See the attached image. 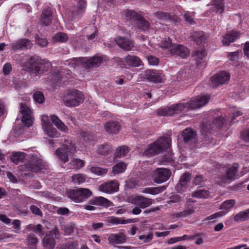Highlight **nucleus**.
<instances>
[{"label":"nucleus","instance_id":"nucleus-1","mask_svg":"<svg viewBox=\"0 0 249 249\" xmlns=\"http://www.w3.org/2000/svg\"><path fill=\"white\" fill-rule=\"evenodd\" d=\"M209 99L210 96L208 95L198 96L192 98L185 104H176L169 107L160 109L158 113L160 116H171L174 114H179L184 110L187 111L200 108L205 106Z\"/></svg>","mask_w":249,"mask_h":249},{"label":"nucleus","instance_id":"nucleus-2","mask_svg":"<svg viewBox=\"0 0 249 249\" xmlns=\"http://www.w3.org/2000/svg\"><path fill=\"white\" fill-rule=\"evenodd\" d=\"M23 66L30 73L39 76L49 71L51 68L49 62H45L36 55L31 56Z\"/></svg>","mask_w":249,"mask_h":249},{"label":"nucleus","instance_id":"nucleus-3","mask_svg":"<svg viewBox=\"0 0 249 249\" xmlns=\"http://www.w3.org/2000/svg\"><path fill=\"white\" fill-rule=\"evenodd\" d=\"M171 142L170 137H160L148 146L143 154L149 157L161 153L164 150H167L171 146Z\"/></svg>","mask_w":249,"mask_h":249},{"label":"nucleus","instance_id":"nucleus-4","mask_svg":"<svg viewBox=\"0 0 249 249\" xmlns=\"http://www.w3.org/2000/svg\"><path fill=\"white\" fill-rule=\"evenodd\" d=\"M84 100V95L77 90L68 91L63 96V101L67 107H73L79 106Z\"/></svg>","mask_w":249,"mask_h":249},{"label":"nucleus","instance_id":"nucleus-5","mask_svg":"<svg viewBox=\"0 0 249 249\" xmlns=\"http://www.w3.org/2000/svg\"><path fill=\"white\" fill-rule=\"evenodd\" d=\"M76 148L71 142L67 141L62 144V147L58 148L55 152L57 158L65 163L69 161V156L74 153Z\"/></svg>","mask_w":249,"mask_h":249},{"label":"nucleus","instance_id":"nucleus-6","mask_svg":"<svg viewBox=\"0 0 249 249\" xmlns=\"http://www.w3.org/2000/svg\"><path fill=\"white\" fill-rule=\"evenodd\" d=\"M22 168L25 171L37 173L44 168L42 160L37 156L32 155L29 161L24 165Z\"/></svg>","mask_w":249,"mask_h":249},{"label":"nucleus","instance_id":"nucleus-7","mask_svg":"<svg viewBox=\"0 0 249 249\" xmlns=\"http://www.w3.org/2000/svg\"><path fill=\"white\" fill-rule=\"evenodd\" d=\"M90 190L86 188H79L71 190L69 193V197L75 202H83L92 196Z\"/></svg>","mask_w":249,"mask_h":249},{"label":"nucleus","instance_id":"nucleus-8","mask_svg":"<svg viewBox=\"0 0 249 249\" xmlns=\"http://www.w3.org/2000/svg\"><path fill=\"white\" fill-rule=\"evenodd\" d=\"M171 175L169 169L164 168H159L153 172V178L155 182L161 183L169 179Z\"/></svg>","mask_w":249,"mask_h":249},{"label":"nucleus","instance_id":"nucleus-9","mask_svg":"<svg viewBox=\"0 0 249 249\" xmlns=\"http://www.w3.org/2000/svg\"><path fill=\"white\" fill-rule=\"evenodd\" d=\"M230 76L225 71H221L211 78V86L216 88L217 86L226 84L229 80Z\"/></svg>","mask_w":249,"mask_h":249},{"label":"nucleus","instance_id":"nucleus-10","mask_svg":"<svg viewBox=\"0 0 249 249\" xmlns=\"http://www.w3.org/2000/svg\"><path fill=\"white\" fill-rule=\"evenodd\" d=\"M153 200L142 196H132L130 199V202L142 209L149 207L153 203Z\"/></svg>","mask_w":249,"mask_h":249},{"label":"nucleus","instance_id":"nucleus-11","mask_svg":"<svg viewBox=\"0 0 249 249\" xmlns=\"http://www.w3.org/2000/svg\"><path fill=\"white\" fill-rule=\"evenodd\" d=\"M20 111L22 115V122L24 124H32L34 123V118L31 109L25 105L21 103Z\"/></svg>","mask_w":249,"mask_h":249},{"label":"nucleus","instance_id":"nucleus-12","mask_svg":"<svg viewBox=\"0 0 249 249\" xmlns=\"http://www.w3.org/2000/svg\"><path fill=\"white\" fill-rule=\"evenodd\" d=\"M119 186L117 181H110L101 184L99 186V190L106 193L111 194L118 191Z\"/></svg>","mask_w":249,"mask_h":249},{"label":"nucleus","instance_id":"nucleus-13","mask_svg":"<svg viewBox=\"0 0 249 249\" xmlns=\"http://www.w3.org/2000/svg\"><path fill=\"white\" fill-rule=\"evenodd\" d=\"M191 179V174L189 173H185L183 174L179 182L176 185L175 189L178 193H182L186 190L188 183Z\"/></svg>","mask_w":249,"mask_h":249},{"label":"nucleus","instance_id":"nucleus-14","mask_svg":"<svg viewBox=\"0 0 249 249\" xmlns=\"http://www.w3.org/2000/svg\"><path fill=\"white\" fill-rule=\"evenodd\" d=\"M33 44L28 39H21L11 44V47L14 50L28 49L32 47Z\"/></svg>","mask_w":249,"mask_h":249},{"label":"nucleus","instance_id":"nucleus-15","mask_svg":"<svg viewBox=\"0 0 249 249\" xmlns=\"http://www.w3.org/2000/svg\"><path fill=\"white\" fill-rule=\"evenodd\" d=\"M195 212V207L191 202H187L184 205V210L180 212L176 213L174 216L177 218H184L188 216Z\"/></svg>","mask_w":249,"mask_h":249},{"label":"nucleus","instance_id":"nucleus-16","mask_svg":"<svg viewBox=\"0 0 249 249\" xmlns=\"http://www.w3.org/2000/svg\"><path fill=\"white\" fill-rule=\"evenodd\" d=\"M115 41L120 48L125 51H130L134 47L133 42L124 37H117Z\"/></svg>","mask_w":249,"mask_h":249},{"label":"nucleus","instance_id":"nucleus-17","mask_svg":"<svg viewBox=\"0 0 249 249\" xmlns=\"http://www.w3.org/2000/svg\"><path fill=\"white\" fill-rule=\"evenodd\" d=\"M90 204L100 206L104 207H109L113 205L112 203L107 198L103 196H96L89 200Z\"/></svg>","mask_w":249,"mask_h":249},{"label":"nucleus","instance_id":"nucleus-18","mask_svg":"<svg viewBox=\"0 0 249 249\" xmlns=\"http://www.w3.org/2000/svg\"><path fill=\"white\" fill-rule=\"evenodd\" d=\"M240 35V33L236 31H231L228 32L223 36L222 40V43L224 45H229L231 43L234 42L238 39Z\"/></svg>","mask_w":249,"mask_h":249},{"label":"nucleus","instance_id":"nucleus-19","mask_svg":"<svg viewBox=\"0 0 249 249\" xmlns=\"http://www.w3.org/2000/svg\"><path fill=\"white\" fill-rule=\"evenodd\" d=\"M171 53L184 58L189 55L190 52L188 49L184 46L181 45H177L171 49Z\"/></svg>","mask_w":249,"mask_h":249},{"label":"nucleus","instance_id":"nucleus-20","mask_svg":"<svg viewBox=\"0 0 249 249\" xmlns=\"http://www.w3.org/2000/svg\"><path fill=\"white\" fill-rule=\"evenodd\" d=\"M42 124H64V123L56 115H51L49 117L47 115L42 116Z\"/></svg>","mask_w":249,"mask_h":249},{"label":"nucleus","instance_id":"nucleus-21","mask_svg":"<svg viewBox=\"0 0 249 249\" xmlns=\"http://www.w3.org/2000/svg\"><path fill=\"white\" fill-rule=\"evenodd\" d=\"M124 61L126 64L132 67H138L142 64V61L137 56L128 55L124 58Z\"/></svg>","mask_w":249,"mask_h":249},{"label":"nucleus","instance_id":"nucleus-22","mask_svg":"<svg viewBox=\"0 0 249 249\" xmlns=\"http://www.w3.org/2000/svg\"><path fill=\"white\" fill-rule=\"evenodd\" d=\"M112 150V145L108 143L104 142L97 146V153L101 156H106L110 153Z\"/></svg>","mask_w":249,"mask_h":249},{"label":"nucleus","instance_id":"nucleus-23","mask_svg":"<svg viewBox=\"0 0 249 249\" xmlns=\"http://www.w3.org/2000/svg\"><path fill=\"white\" fill-rule=\"evenodd\" d=\"M238 168V165L234 163L231 167L229 168L226 172V177L224 178V181L226 182V180H234L237 178V173Z\"/></svg>","mask_w":249,"mask_h":249},{"label":"nucleus","instance_id":"nucleus-24","mask_svg":"<svg viewBox=\"0 0 249 249\" xmlns=\"http://www.w3.org/2000/svg\"><path fill=\"white\" fill-rule=\"evenodd\" d=\"M42 244L45 249H53L55 246V241L52 234H47L42 239Z\"/></svg>","mask_w":249,"mask_h":249},{"label":"nucleus","instance_id":"nucleus-25","mask_svg":"<svg viewBox=\"0 0 249 249\" xmlns=\"http://www.w3.org/2000/svg\"><path fill=\"white\" fill-rule=\"evenodd\" d=\"M52 14L53 12L50 8L44 9L41 15V22L46 26L50 25L52 22Z\"/></svg>","mask_w":249,"mask_h":249},{"label":"nucleus","instance_id":"nucleus-26","mask_svg":"<svg viewBox=\"0 0 249 249\" xmlns=\"http://www.w3.org/2000/svg\"><path fill=\"white\" fill-rule=\"evenodd\" d=\"M31 125H14L10 135L17 138L24 133Z\"/></svg>","mask_w":249,"mask_h":249},{"label":"nucleus","instance_id":"nucleus-27","mask_svg":"<svg viewBox=\"0 0 249 249\" xmlns=\"http://www.w3.org/2000/svg\"><path fill=\"white\" fill-rule=\"evenodd\" d=\"M103 61V58L100 56H93L85 62V67L87 69H91L100 66Z\"/></svg>","mask_w":249,"mask_h":249},{"label":"nucleus","instance_id":"nucleus-28","mask_svg":"<svg viewBox=\"0 0 249 249\" xmlns=\"http://www.w3.org/2000/svg\"><path fill=\"white\" fill-rule=\"evenodd\" d=\"M108 241L112 245L119 244L124 243L126 238L123 233L112 234L108 237Z\"/></svg>","mask_w":249,"mask_h":249},{"label":"nucleus","instance_id":"nucleus-29","mask_svg":"<svg viewBox=\"0 0 249 249\" xmlns=\"http://www.w3.org/2000/svg\"><path fill=\"white\" fill-rule=\"evenodd\" d=\"M145 78L148 81L155 83L162 82V79L161 76L152 71H146L145 74Z\"/></svg>","mask_w":249,"mask_h":249},{"label":"nucleus","instance_id":"nucleus-30","mask_svg":"<svg viewBox=\"0 0 249 249\" xmlns=\"http://www.w3.org/2000/svg\"><path fill=\"white\" fill-rule=\"evenodd\" d=\"M154 15L158 19L163 21L174 20L177 17V16L172 15L170 13L163 12L161 11L157 12L154 13Z\"/></svg>","mask_w":249,"mask_h":249},{"label":"nucleus","instance_id":"nucleus-31","mask_svg":"<svg viewBox=\"0 0 249 249\" xmlns=\"http://www.w3.org/2000/svg\"><path fill=\"white\" fill-rule=\"evenodd\" d=\"M249 219V208L244 211H241L236 213L233 217L235 222H240L245 221Z\"/></svg>","mask_w":249,"mask_h":249},{"label":"nucleus","instance_id":"nucleus-32","mask_svg":"<svg viewBox=\"0 0 249 249\" xmlns=\"http://www.w3.org/2000/svg\"><path fill=\"white\" fill-rule=\"evenodd\" d=\"M129 151V148L126 145L119 146L116 148L114 154V157L115 159H117L125 157Z\"/></svg>","mask_w":249,"mask_h":249},{"label":"nucleus","instance_id":"nucleus-33","mask_svg":"<svg viewBox=\"0 0 249 249\" xmlns=\"http://www.w3.org/2000/svg\"><path fill=\"white\" fill-rule=\"evenodd\" d=\"M45 133L50 137H58L60 133L53 125H42Z\"/></svg>","mask_w":249,"mask_h":249},{"label":"nucleus","instance_id":"nucleus-34","mask_svg":"<svg viewBox=\"0 0 249 249\" xmlns=\"http://www.w3.org/2000/svg\"><path fill=\"white\" fill-rule=\"evenodd\" d=\"M137 28L142 31H148L150 27V23L142 16H140L136 21Z\"/></svg>","mask_w":249,"mask_h":249},{"label":"nucleus","instance_id":"nucleus-35","mask_svg":"<svg viewBox=\"0 0 249 249\" xmlns=\"http://www.w3.org/2000/svg\"><path fill=\"white\" fill-rule=\"evenodd\" d=\"M166 189V187L165 186H161L157 187H147L144 188L142 192V193L154 195L162 192Z\"/></svg>","mask_w":249,"mask_h":249},{"label":"nucleus","instance_id":"nucleus-36","mask_svg":"<svg viewBox=\"0 0 249 249\" xmlns=\"http://www.w3.org/2000/svg\"><path fill=\"white\" fill-rule=\"evenodd\" d=\"M191 37L197 45L204 42L207 39V36L203 32H194L191 36Z\"/></svg>","mask_w":249,"mask_h":249},{"label":"nucleus","instance_id":"nucleus-37","mask_svg":"<svg viewBox=\"0 0 249 249\" xmlns=\"http://www.w3.org/2000/svg\"><path fill=\"white\" fill-rule=\"evenodd\" d=\"M26 154L24 152H16L13 153L11 156V160L15 164H18L23 161Z\"/></svg>","mask_w":249,"mask_h":249},{"label":"nucleus","instance_id":"nucleus-38","mask_svg":"<svg viewBox=\"0 0 249 249\" xmlns=\"http://www.w3.org/2000/svg\"><path fill=\"white\" fill-rule=\"evenodd\" d=\"M28 229L32 231L35 233L38 234V235L41 237H42L45 233L42 225L40 224L36 225H29Z\"/></svg>","mask_w":249,"mask_h":249},{"label":"nucleus","instance_id":"nucleus-39","mask_svg":"<svg viewBox=\"0 0 249 249\" xmlns=\"http://www.w3.org/2000/svg\"><path fill=\"white\" fill-rule=\"evenodd\" d=\"M236 204V201L234 199H229L224 201L222 202L220 207V209L226 210V212L229 211L231 208H232Z\"/></svg>","mask_w":249,"mask_h":249},{"label":"nucleus","instance_id":"nucleus-40","mask_svg":"<svg viewBox=\"0 0 249 249\" xmlns=\"http://www.w3.org/2000/svg\"><path fill=\"white\" fill-rule=\"evenodd\" d=\"M196 136V133L191 128H188L183 130L182 137L185 142H189L194 139Z\"/></svg>","mask_w":249,"mask_h":249},{"label":"nucleus","instance_id":"nucleus-41","mask_svg":"<svg viewBox=\"0 0 249 249\" xmlns=\"http://www.w3.org/2000/svg\"><path fill=\"white\" fill-rule=\"evenodd\" d=\"M205 51L204 49H201L194 52L193 56L197 64L201 63L202 60L205 55Z\"/></svg>","mask_w":249,"mask_h":249},{"label":"nucleus","instance_id":"nucleus-42","mask_svg":"<svg viewBox=\"0 0 249 249\" xmlns=\"http://www.w3.org/2000/svg\"><path fill=\"white\" fill-rule=\"evenodd\" d=\"M77 2V15H79L84 13L87 7L86 0H75Z\"/></svg>","mask_w":249,"mask_h":249},{"label":"nucleus","instance_id":"nucleus-43","mask_svg":"<svg viewBox=\"0 0 249 249\" xmlns=\"http://www.w3.org/2000/svg\"><path fill=\"white\" fill-rule=\"evenodd\" d=\"M126 167V164L124 162H120L114 166L112 168V172L114 174L123 173Z\"/></svg>","mask_w":249,"mask_h":249},{"label":"nucleus","instance_id":"nucleus-44","mask_svg":"<svg viewBox=\"0 0 249 249\" xmlns=\"http://www.w3.org/2000/svg\"><path fill=\"white\" fill-rule=\"evenodd\" d=\"M86 176L83 174L73 175L71 177L72 181L76 184H80L86 181Z\"/></svg>","mask_w":249,"mask_h":249},{"label":"nucleus","instance_id":"nucleus-45","mask_svg":"<svg viewBox=\"0 0 249 249\" xmlns=\"http://www.w3.org/2000/svg\"><path fill=\"white\" fill-rule=\"evenodd\" d=\"M68 36L63 33H58L56 34L53 37V40L54 42H66L68 40Z\"/></svg>","mask_w":249,"mask_h":249},{"label":"nucleus","instance_id":"nucleus-46","mask_svg":"<svg viewBox=\"0 0 249 249\" xmlns=\"http://www.w3.org/2000/svg\"><path fill=\"white\" fill-rule=\"evenodd\" d=\"M210 195L209 191L205 190H199L194 192L193 196L198 198H207Z\"/></svg>","mask_w":249,"mask_h":249},{"label":"nucleus","instance_id":"nucleus-47","mask_svg":"<svg viewBox=\"0 0 249 249\" xmlns=\"http://www.w3.org/2000/svg\"><path fill=\"white\" fill-rule=\"evenodd\" d=\"M140 16V15L133 10H127L125 12V17L128 20L136 21Z\"/></svg>","mask_w":249,"mask_h":249},{"label":"nucleus","instance_id":"nucleus-48","mask_svg":"<svg viewBox=\"0 0 249 249\" xmlns=\"http://www.w3.org/2000/svg\"><path fill=\"white\" fill-rule=\"evenodd\" d=\"M90 171L92 173L98 176L104 175L107 172V169H103L97 166L91 167L90 168Z\"/></svg>","mask_w":249,"mask_h":249},{"label":"nucleus","instance_id":"nucleus-49","mask_svg":"<svg viewBox=\"0 0 249 249\" xmlns=\"http://www.w3.org/2000/svg\"><path fill=\"white\" fill-rule=\"evenodd\" d=\"M33 98L36 102L39 104H42L45 101V98L43 94L39 91H36L34 93Z\"/></svg>","mask_w":249,"mask_h":249},{"label":"nucleus","instance_id":"nucleus-50","mask_svg":"<svg viewBox=\"0 0 249 249\" xmlns=\"http://www.w3.org/2000/svg\"><path fill=\"white\" fill-rule=\"evenodd\" d=\"M105 128L108 134H116L120 130V125H105Z\"/></svg>","mask_w":249,"mask_h":249},{"label":"nucleus","instance_id":"nucleus-51","mask_svg":"<svg viewBox=\"0 0 249 249\" xmlns=\"http://www.w3.org/2000/svg\"><path fill=\"white\" fill-rule=\"evenodd\" d=\"M213 5L217 11H219L220 14L222 13L224 11L223 0H213Z\"/></svg>","mask_w":249,"mask_h":249},{"label":"nucleus","instance_id":"nucleus-52","mask_svg":"<svg viewBox=\"0 0 249 249\" xmlns=\"http://www.w3.org/2000/svg\"><path fill=\"white\" fill-rule=\"evenodd\" d=\"M225 214H226V213L224 212L219 211L218 212L215 213L207 217L205 220L206 221L213 220L212 221V222H214L215 221L214 220L215 219L220 217H222V216H224Z\"/></svg>","mask_w":249,"mask_h":249},{"label":"nucleus","instance_id":"nucleus-53","mask_svg":"<svg viewBox=\"0 0 249 249\" xmlns=\"http://www.w3.org/2000/svg\"><path fill=\"white\" fill-rule=\"evenodd\" d=\"M36 43L41 47H46L48 42L46 38H40L38 35L35 36Z\"/></svg>","mask_w":249,"mask_h":249},{"label":"nucleus","instance_id":"nucleus-54","mask_svg":"<svg viewBox=\"0 0 249 249\" xmlns=\"http://www.w3.org/2000/svg\"><path fill=\"white\" fill-rule=\"evenodd\" d=\"M71 164L76 169H80L85 166L84 160L79 159H74L71 160Z\"/></svg>","mask_w":249,"mask_h":249},{"label":"nucleus","instance_id":"nucleus-55","mask_svg":"<svg viewBox=\"0 0 249 249\" xmlns=\"http://www.w3.org/2000/svg\"><path fill=\"white\" fill-rule=\"evenodd\" d=\"M229 118L226 120L224 117L218 116L213 119V124H224L225 123H229Z\"/></svg>","mask_w":249,"mask_h":249},{"label":"nucleus","instance_id":"nucleus-56","mask_svg":"<svg viewBox=\"0 0 249 249\" xmlns=\"http://www.w3.org/2000/svg\"><path fill=\"white\" fill-rule=\"evenodd\" d=\"M27 240L30 245L36 246L38 243V239L33 233H30L27 235Z\"/></svg>","mask_w":249,"mask_h":249},{"label":"nucleus","instance_id":"nucleus-57","mask_svg":"<svg viewBox=\"0 0 249 249\" xmlns=\"http://www.w3.org/2000/svg\"><path fill=\"white\" fill-rule=\"evenodd\" d=\"M107 222L113 225L125 224L124 220L118 217H110L108 219Z\"/></svg>","mask_w":249,"mask_h":249},{"label":"nucleus","instance_id":"nucleus-58","mask_svg":"<svg viewBox=\"0 0 249 249\" xmlns=\"http://www.w3.org/2000/svg\"><path fill=\"white\" fill-rule=\"evenodd\" d=\"M194 14L193 13H190L189 12H186L184 15L185 20L189 24H192L195 23V21L193 18Z\"/></svg>","mask_w":249,"mask_h":249},{"label":"nucleus","instance_id":"nucleus-59","mask_svg":"<svg viewBox=\"0 0 249 249\" xmlns=\"http://www.w3.org/2000/svg\"><path fill=\"white\" fill-rule=\"evenodd\" d=\"M74 228V225L72 224H68L66 226H64L63 230L65 232V234L70 235L73 232Z\"/></svg>","mask_w":249,"mask_h":249},{"label":"nucleus","instance_id":"nucleus-60","mask_svg":"<svg viewBox=\"0 0 249 249\" xmlns=\"http://www.w3.org/2000/svg\"><path fill=\"white\" fill-rule=\"evenodd\" d=\"M30 209L32 213L35 215L39 216L40 217L42 216V213L40 209L37 207L36 206L34 205H32L30 207Z\"/></svg>","mask_w":249,"mask_h":249},{"label":"nucleus","instance_id":"nucleus-61","mask_svg":"<svg viewBox=\"0 0 249 249\" xmlns=\"http://www.w3.org/2000/svg\"><path fill=\"white\" fill-rule=\"evenodd\" d=\"M175 45H174L171 43V40L169 38H168L167 40H165L162 43V47L169 49L170 52L171 53V49H172L174 47H175Z\"/></svg>","mask_w":249,"mask_h":249},{"label":"nucleus","instance_id":"nucleus-62","mask_svg":"<svg viewBox=\"0 0 249 249\" xmlns=\"http://www.w3.org/2000/svg\"><path fill=\"white\" fill-rule=\"evenodd\" d=\"M181 201V197L178 195H174L170 197V200L167 201L168 204L174 203H178Z\"/></svg>","mask_w":249,"mask_h":249},{"label":"nucleus","instance_id":"nucleus-63","mask_svg":"<svg viewBox=\"0 0 249 249\" xmlns=\"http://www.w3.org/2000/svg\"><path fill=\"white\" fill-rule=\"evenodd\" d=\"M146 57L148 63L151 65H156L159 62L158 58L152 55H147Z\"/></svg>","mask_w":249,"mask_h":249},{"label":"nucleus","instance_id":"nucleus-64","mask_svg":"<svg viewBox=\"0 0 249 249\" xmlns=\"http://www.w3.org/2000/svg\"><path fill=\"white\" fill-rule=\"evenodd\" d=\"M204 180L203 178V177L201 175H198L196 176L194 180V183L196 185H198V186H202L203 183H204Z\"/></svg>","mask_w":249,"mask_h":249}]
</instances>
